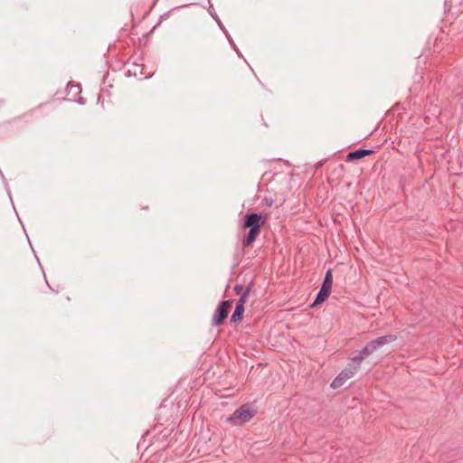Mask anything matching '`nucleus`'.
<instances>
[{
    "instance_id": "20e7f679",
    "label": "nucleus",
    "mask_w": 463,
    "mask_h": 463,
    "mask_svg": "<svg viewBox=\"0 0 463 463\" xmlns=\"http://www.w3.org/2000/svg\"><path fill=\"white\" fill-rule=\"evenodd\" d=\"M360 369L358 365L352 362L333 380L331 387L336 389L341 387L348 379L352 378Z\"/></svg>"
},
{
    "instance_id": "1a4fd4ad",
    "label": "nucleus",
    "mask_w": 463,
    "mask_h": 463,
    "mask_svg": "<svg viewBox=\"0 0 463 463\" xmlns=\"http://www.w3.org/2000/svg\"><path fill=\"white\" fill-rule=\"evenodd\" d=\"M244 313V307H241V305H236L235 310L231 317V323H236L242 319Z\"/></svg>"
},
{
    "instance_id": "f03ea898",
    "label": "nucleus",
    "mask_w": 463,
    "mask_h": 463,
    "mask_svg": "<svg viewBox=\"0 0 463 463\" xmlns=\"http://www.w3.org/2000/svg\"><path fill=\"white\" fill-rule=\"evenodd\" d=\"M332 285H333V276L331 269H328L326 273L323 284L320 288L319 292L317 295V298L314 301V303L311 305V307H315L317 305H319L323 302H325L332 290Z\"/></svg>"
},
{
    "instance_id": "0eeeda50",
    "label": "nucleus",
    "mask_w": 463,
    "mask_h": 463,
    "mask_svg": "<svg viewBox=\"0 0 463 463\" xmlns=\"http://www.w3.org/2000/svg\"><path fill=\"white\" fill-rule=\"evenodd\" d=\"M373 153V150L372 149H357L353 152H350L347 155V161H354L361 159L364 156H370Z\"/></svg>"
},
{
    "instance_id": "7ed1b4c3",
    "label": "nucleus",
    "mask_w": 463,
    "mask_h": 463,
    "mask_svg": "<svg viewBox=\"0 0 463 463\" xmlns=\"http://www.w3.org/2000/svg\"><path fill=\"white\" fill-rule=\"evenodd\" d=\"M254 416V412L248 405H242L237 409L227 420L232 425H241L250 420Z\"/></svg>"
},
{
    "instance_id": "6e6552de",
    "label": "nucleus",
    "mask_w": 463,
    "mask_h": 463,
    "mask_svg": "<svg viewBox=\"0 0 463 463\" xmlns=\"http://www.w3.org/2000/svg\"><path fill=\"white\" fill-rule=\"evenodd\" d=\"M250 231L247 236L243 239V245L246 247L250 246L260 232V228H249Z\"/></svg>"
},
{
    "instance_id": "39448f33",
    "label": "nucleus",
    "mask_w": 463,
    "mask_h": 463,
    "mask_svg": "<svg viewBox=\"0 0 463 463\" xmlns=\"http://www.w3.org/2000/svg\"><path fill=\"white\" fill-rule=\"evenodd\" d=\"M231 305H232L231 300H225V301H222L220 303V305L216 308V310L213 314V319H212L213 326H217L222 324V322L228 317Z\"/></svg>"
},
{
    "instance_id": "f257e3e1",
    "label": "nucleus",
    "mask_w": 463,
    "mask_h": 463,
    "mask_svg": "<svg viewBox=\"0 0 463 463\" xmlns=\"http://www.w3.org/2000/svg\"><path fill=\"white\" fill-rule=\"evenodd\" d=\"M396 339L397 336L395 335H386L377 337L376 339L369 342L362 350H360L359 354L352 358V362L360 367L364 359L383 345L394 342Z\"/></svg>"
},
{
    "instance_id": "9d476101",
    "label": "nucleus",
    "mask_w": 463,
    "mask_h": 463,
    "mask_svg": "<svg viewBox=\"0 0 463 463\" xmlns=\"http://www.w3.org/2000/svg\"><path fill=\"white\" fill-rule=\"evenodd\" d=\"M250 291V288L248 287L244 290V292L241 294V296L240 297L236 305H241V307H244V305H245V302H246V299H247V297H248Z\"/></svg>"
},
{
    "instance_id": "9b49d317",
    "label": "nucleus",
    "mask_w": 463,
    "mask_h": 463,
    "mask_svg": "<svg viewBox=\"0 0 463 463\" xmlns=\"http://www.w3.org/2000/svg\"><path fill=\"white\" fill-rule=\"evenodd\" d=\"M242 289H243L242 287L239 286V285L235 286V288H234V290L237 294H240Z\"/></svg>"
},
{
    "instance_id": "423d86ee",
    "label": "nucleus",
    "mask_w": 463,
    "mask_h": 463,
    "mask_svg": "<svg viewBox=\"0 0 463 463\" xmlns=\"http://www.w3.org/2000/svg\"><path fill=\"white\" fill-rule=\"evenodd\" d=\"M266 218L260 213H251L245 215L244 228H261L265 223Z\"/></svg>"
}]
</instances>
